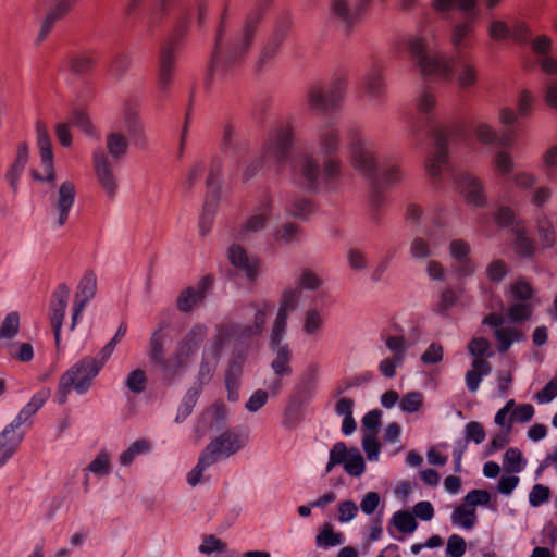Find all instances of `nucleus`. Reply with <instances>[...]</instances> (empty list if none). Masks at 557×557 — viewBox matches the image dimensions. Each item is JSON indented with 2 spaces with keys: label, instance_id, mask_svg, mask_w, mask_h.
Returning <instances> with one entry per match:
<instances>
[{
  "label": "nucleus",
  "instance_id": "obj_1",
  "mask_svg": "<svg viewBox=\"0 0 557 557\" xmlns=\"http://www.w3.org/2000/svg\"><path fill=\"white\" fill-rule=\"evenodd\" d=\"M262 16L263 11L255 9L246 16L242 28L233 32L227 11H223L210 59L209 70L213 78H224L243 64L253 45Z\"/></svg>",
  "mask_w": 557,
  "mask_h": 557
},
{
  "label": "nucleus",
  "instance_id": "obj_15",
  "mask_svg": "<svg viewBox=\"0 0 557 557\" xmlns=\"http://www.w3.org/2000/svg\"><path fill=\"white\" fill-rule=\"evenodd\" d=\"M207 336V327L203 325H195L177 344L174 355L170 358V367H173V374L185 367L188 359L194 355L200 344Z\"/></svg>",
  "mask_w": 557,
  "mask_h": 557
},
{
  "label": "nucleus",
  "instance_id": "obj_25",
  "mask_svg": "<svg viewBox=\"0 0 557 557\" xmlns=\"http://www.w3.org/2000/svg\"><path fill=\"white\" fill-rule=\"evenodd\" d=\"M457 189L463 194L465 199L468 203L474 205L476 207H483L486 203V197L484 194V188L476 177L462 173L459 174L456 178Z\"/></svg>",
  "mask_w": 557,
  "mask_h": 557
},
{
  "label": "nucleus",
  "instance_id": "obj_44",
  "mask_svg": "<svg viewBox=\"0 0 557 557\" xmlns=\"http://www.w3.org/2000/svg\"><path fill=\"white\" fill-rule=\"evenodd\" d=\"M391 523L403 533H412L418 527L414 516L407 510L395 512Z\"/></svg>",
  "mask_w": 557,
  "mask_h": 557
},
{
  "label": "nucleus",
  "instance_id": "obj_43",
  "mask_svg": "<svg viewBox=\"0 0 557 557\" xmlns=\"http://www.w3.org/2000/svg\"><path fill=\"white\" fill-rule=\"evenodd\" d=\"M286 211L293 218L305 220L313 212V207L310 199L295 197L289 205H287Z\"/></svg>",
  "mask_w": 557,
  "mask_h": 557
},
{
  "label": "nucleus",
  "instance_id": "obj_9",
  "mask_svg": "<svg viewBox=\"0 0 557 557\" xmlns=\"http://www.w3.org/2000/svg\"><path fill=\"white\" fill-rule=\"evenodd\" d=\"M348 79L344 73L336 74L325 88L312 87L308 95L311 109L327 111L334 109L344 98Z\"/></svg>",
  "mask_w": 557,
  "mask_h": 557
},
{
  "label": "nucleus",
  "instance_id": "obj_62",
  "mask_svg": "<svg viewBox=\"0 0 557 557\" xmlns=\"http://www.w3.org/2000/svg\"><path fill=\"white\" fill-rule=\"evenodd\" d=\"M508 269L506 263L500 260H494L486 267V275L487 277L495 283H499L507 275Z\"/></svg>",
  "mask_w": 557,
  "mask_h": 557
},
{
  "label": "nucleus",
  "instance_id": "obj_41",
  "mask_svg": "<svg viewBox=\"0 0 557 557\" xmlns=\"http://www.w3.org/2000/svg\"><path fill=\"white\" fill-rule=\"evenodd\" d=\"M451 522L467 530L472 529L476 523L475 508H471L466 503L459 505L451 515Z\"/></svg>",
  "mask_w": 557,
  "mask_h": 557
},
{
  "label": "nucleus",
  "instance_id": "obj_21",
  "mask_svg": "<svg viewBox=\"0 0 557 557\" xmlns=\"http://www.w3.org/2000/svg\"><path fill=\"white\" fill-rule=\"evenodd\" d=\"M290 25L287 21L278 22L269 38L262 45L259 53L257 66L262 70L265 65L274 60L281 46L289 32Z\"/></svg>",
  "mask_w": 557,
  "mask_h": 557
},
{
  "label": "nucleus",
  "instance_id": "obj_49",
  "mask_svg": "<svg viewBox=\"0 0 557 557\" xmlns=\"http://www.w3.org/2000/svg\"><path fill=\"white\" fill-rule=\"evenodd\" d=\"M349 455V449L344 442H337L330 450V459L325 468V472L330 473L337 465L345 463Z\"/></svg>",
  "mask_w": 557,
  "mask_h": 557
},
{
  "label": "nucleus",
  "instance_id": "obj_5",
  "mask_svg": "<svg viewBox=\"0 0 557 557\" xmlns=\"http://www.w3.org/2000/svg\"><path fill=\"white\" fill-rule=\"evenodd\" d=\"M317 145L323 158V176L333 182L342 176L343 163L337 156L341 149L339 131L334 122L321 125L317 133Z\"/></svg>",
  "mask_w": 557,
  "mask_h": 557
},
{
  "label": "nucleus",
  "instance_id": "obj_12",
  "mask_svg": "<svg viewBox=\"0 0 557 557\" xmlns=\"http://www.w3.org/2000/svg\"><path fill=\"white\" fill-rule=\"evenodd\" d=\"M247 442V437L240 431L228 429L213 438L203 449V454L212 463L226 459L239 451Z\"/></svg>",
  "mask_w": 557,
  "mask_h": 557
},
{
  "label": "nucleus",
  "instance_id": "obj_8",
  "mask_svg": "<svg viewBox=\"0 0 557 557\" xmlns=\"http://www.w3.org/2000/svg\"><path fill=\"white\" fill-rule=\"evenodd\" d=\"M349 158L351 166L372 184L379 182V163L371 145L358 132L349 133Z\"/></svg>",
  "mask_w": 557,
  "mask_h": 557
},
{
  "label": "nucleus",
  "instance_id": "obj_56",
  "mask_svg": "<svg viewBox=\"0 0 557 557\" xmlns=\"http://www.w3.org/2000/svg\"><path fill=\"white\" fill-rule=\"evenodd\" d=\"M88 470L95 474L104 475L110 472V455L101 450L97 457L88 465Z\"/></svg>",
  "mask_w": 557,
  "mask_h": 557
},
{
  "label": "nucleus",
  "instance_id": "obj_29",
  "mask_svg": "<svg viewBox=\"0 0 557 557\" xmlns=\"http://www.w3.org/2000/svg\"><path fill=\"white\" fill-rule=\"evenodd\" d=\"M97 65L95 51L72 52L66 58L67 70L74 75L90 73Z\"/></svg>",
  "mask_w": 557,
  "mask_h": 557
},
{
  "label": "nucleus",
  "instance_id": "obj_20",
  "mask_svg": "<svg viewBox=\"0 0 557 557\" xmlns=\"http://www.w3.org/2000/svg\"><path fill=\"white\" fill-rule=\"evenodd\" d=\"M455 129L448 127H438L434 129L436 150L426 164L429 175L436 180L442 168L447 163V144L451 139Z\"/></svg>",
  "mask_w": 557,
  "mask_h": 557
},
{
  "label": "nucleus",
  "instance_id": "obj_23",
  "mask_svg": "<svg viewBox=\"0 0 557 557\" xmlns=\"http://www.w3.org/2000/svg\"><path fill=\"white\" fill-rule=\"evenodd\" d=\"M94 168L99 185L110 198H113L117 189V180L112 162L102 150L94 153Z\"/></svg>",
  "mask_w": 557,
  "mask_h": 557
},
{
  "label": "nucleus",
  "instance_id": "obj_22",
  "mask_svg": "<svg viewBox=\"0 0 557 557\" xmlns=\"http://www.w3.org/2000/svg\"><path fill=\"white\" fill-rule=\"evenodd\" d=\"M76 1L77 0H57L47 9L40 23V29L37 33V42L45 41L49 37L54 25L71 12Z\"/></svg>",
  "mask_w": 557,
  "mask_h": 557
},
{
  "label": "nucleus",
  "instance_id": "obj_38",
  "mask_svg": "<svg viewBox=\"0 0 557 557\" xmlns=\"http://www.w3.org/2000/svg\"><path fill=\"white\" fill-rule=\"evenodd\" d=\"M21 329V315L17 311L9 312L0 323V342L12 341Z\"/></svg>",
  "mask_w": 557,
  "mask_h": 557
},
{
  "label": "nucleus",
  "instance_id": "obj_26",
  "mask_svg": "<svg viewBox=\"0 0 557 557\" xmlns=\"http://www.w3.org/2000/svg\"><path fill=\"white\" fill-rule=\"evenodd\" d=\"M227 258L231 264L243 271L250 281L257 278L259 273V259L249 256L240 245H232L227 250Z\"/></svg>",
  "mask_w": 557,
  "mask_h": 557
},
{
  "label": "nucleus",
  "instance_id": "obj_51",
  "mask_svg": "<svg viewBox=\"0 0 557 557\" xmlns=\"http://www.w3.org/2000/svg\"><path fill=\"white\" fill-rule=\"evenodd\" d=\"M405 177V172L396 162L386 164L382 169V183L386 186L398 184Z\"/></svg>",
  "mask_w": 557,
  "mask_h": 557
},
{
  "label": "nucleus",
  "instance_id": "obj_7",
  "mask_svg": "<svg viewBox=\"0 0 557 557\" xmlns=\"http://www.w3.org/2000/svg\"><path fill=\"white\" fill-rule=\"evenodd\" d=\"M294 144V126L289 121L273 128L265 139L260 156L268 164L282 166L289 158Z\"/></svg>",
  "mask_w": 557,
  "mask_h": 557
},
{
  "label": "nucleus",
  "instance_id": "obj_17",
  "mask_svg": "<svg viewBox=\"0 0 557 557\" xmlns=\"http://www.w3.org/2000/svg\"><path fill=\"white\" fill-rule=\"evenodd\" d=\"M123 122L133 145L138 149H146L148 147V138L140 117V104L138 102L128 101L125 103Z\"/></svg>",
  "mask_w": 557,
  "mask_h": 557
},
{
  "label": "nucleus",
  "instance_id": "obj_63",
  "mask_svg": "<svg viewBox=\"0 0 557 557\" xmlns=\"http://www.w3.org/2000/svg\"><path fill=\"white\" fill-rule=\"evenodd\" d=\"M530 27L525 22L516 21L510 28V37L518 44H525L531 38Z\"/></svg>",
  "mask_w": 557,
  "mask_h": 557
},
{
  "label": "nucleus",
  "instance_id": "obj_35",
  "mask_svg": "<svg viewBox=\"0 0 557 557\" xmlns=\"http://www.w3.org/2000/svg\"><path fill=\"white\" fill-rule=\"evenodd\" d=\"M129 140L120 132H111L107 135L106 147L111 158L119 161L127 153Z\"/></svg>",
  "mask_w": 557,
  "mask_h": 557
},
{
  "label": "nucleus",
  "instance_id": "obj_16",
  "mask_svg": "<svg viewBox=\"0 0 557 557\" xmlns=\"http://www.w3.org/2000/svg\"><path fill=\"white\" fill-rule=\"evenodd\" d=\"M37 146L39 148L40 164L37 169V181L54 184L57 174L53 163L52 143L47 129L37 123Z\"/></svg>",
  "mask_w": 557,
  "mask_h": 557
},
{
  "label": "nucleus",
  "instance_id": "obj_39",
  "mask_svg": "<svg viewBox=\"0 0 557 557\" xmlns=\"http://www.w3.org/2000/svg\"><path fill=\"white\" fill-rule=\"evenodd\" d=\"M475 135L478 139L483 144L498 143L502 146H508L512 141L510 134H503L500 137L496 132L487 124L481 123L475 127Z\"/></svg>",
  "mask_w": 557,
  "mask_h": 557
},
{
  "label": "nucleus",
  "instance_id": "obj_34",
  "mask_svg": "<svg viewBox=\"0 0 557 557\" xmlns=\"http://www.w3.org/2000/svg\"><path fill=\"white\" fill-rule=\"evenodd\" d=\"M223 169V161L220 157H214L211 160L209 166V173L206 180V185L208 188L207 196L213 197V205L218 203L219 194H220V178Z\"/></svg>",
  "mask_w": 557,
  "mask_h": 557
},
{
  "label": "nucleus",
  "instance_id": "obj_48",
  "mask_svg": "<svg viewBox=\"0 0 557 557\" xmlns=\"http://www.w3.org/2000/svg\"><path fill=\"white\" fill-rule=\"evenodd\" d=\"M533 307L529 302L520 301L508 307L506 314L511 322H521L529 320L532 315Z\"/></svg>",
  "mask_w": 557,
  "mask_h": 557
},
{
  "label": "nucleus",
  "instance_id": "obj_58",
  "mask_svg": "<svg viewBox=\"0 0 557 557\" xmlns=\"http://www.w3.org/2000/svg\"><path fill=\"white\" fill-rule=\"evenodd\" d=\"M287 317H288V314H286V313H283L281 311L277 312V315H276V319H275V322H274V325L272 329L271 345H284L282 343V341H283V335L285 333L286 325H287Z\"/></svg>",
  "mask_w": 557,
  "mask_h": 557
},
{
  "label": "nucleus",
  "instance_id": "obj_42",
  "mask_svg": "<svg viewBox=\"0 0 557 557\" xmlns=\"http://www.w3.org/2000/svg\"><path fill=\"white\" fill-rule=\"evenodd\" d=\"M494 335L498 342L497 349L499 352H506L513 342H519L523 338V334L516 327L496 329Z\"/></svg>",
  "mask_w": 557,
  "mask_h": 557
},
{
  "label": "nucleus",
  "instance_id": "obj_4",
  "mask_svg": "<svg viewBox=\"0 0 557 557\" xmlns=\"http://www.w3.org/2000/svg\"><path fill=\"white\" fill-rule=\"evenodd\" d=\"M185 10V8H182V14L176 22L174 30L161 49L158 86L162 91H166L172 83L176 54L189 29L190 16Z\"/></svg>",
  "mask_w": 557,
  "mask_h": 557
},
{
  "label": "nucleus",
  "instance_id": "obj_14",
  "mask_svg": "<svg viewBox=\"0 0 557 557\" xmlns=\"http://www.w3.org/2000/svg\"><path fill=\"white\" fill-rule=\"evenodd\" d=\"M320 177H323V166L312 154H302L293 166L292 178L295 184L309 191H317Z\"/></svg>",
  "mask_w": 557,
  "mask_h": 557
},
{
  "label": "nucleus",
  "instance_id": "obj_33",
  "mask_svg": "<svg viewBox=\"0 0 557 557\" xmlns=\"http://www.w3.org/2000/svg\"><path fill=\"white\" fill-rule=\"evenodd\" d=\"M492 366L485 359H473L471 369L466 373V385L467 388L474 393L479 389L480 383L483 376L491 373Z\"/></svg>",
  "mask_w": 557,
  "mask_h": 557
},
{
  "label": "nucleus",
  "instance_id": "obj_52",
  "mask_svg": "<svg viewBox=\"0 0 557 557\" xmlns=\"http://www.w3.org/2000/svg\"><path fill=\"white\" fill-rule=\"evenodd\" d=\"M491 344L485 337H474L468 343V351L474 359H484V356H493L490 351Z\"/></svg>",
  "mask_w": 557,
  "mask_h": 557
},
{
  "label": "nucleus",
  "instance_id": "obj_37",
  "mask_svg": "<svg viewBox=\"0 0 557 557\" xmlns=\"http://www.w3.org/2000/svg\"><path fill=\"white\" fill-rule=\"evenodd\" d=\"M536 231L542 248H552L556 243V232L552 221L544 214L536 219Z\"/></svg>",
  "mask_w": 557,
  "mask_h": 557
},
{
  "label": "nucleus",
  "instance_id": "obj_3",
  "mask_svg": "<svg viewBox=\"0 0 557 557\" xmlns=\"http://www.w3.org/2000/svg\"><path fill=\"white\" fill-rule=\"evenodd\" d=\"M35 414V395L17 416L0 432V468L20 450L25 435L32 430Z\"/></svg>",
  "mask_w": 557,
  "mask_h": 557
},
{
  "label": "nucleus",
  "instance_id": "obj_60",
  "mask_svg": "<svg viewBox=\"0 0 557 557\" xmlns=\"http://www.w3.org/2000/svg\"><path fill=\"white\" fill-rule=\"evenodd\" d=\"M131 66V60L126 54L115 55L109 65V73L114 77H122Z\"/></svg>",
  "mask_w": 557,
  "mask_h": 557
},
{
  "label": "nucleus",
  "instance_id": "obj_54",
  "mask_svg": "<svg viewBox=\"0 0 557 557\" xmlns=\"http://www.w3.org/2000/svg\"><path fill=\"white\" fill-rule=\"evenodd\" d=\"M127 388L135 394H139L145 391L147 384V376L144 370L136 369L132 371L125 382Z\"/></svg>",
  "mask_w": 557,
  "mask_h": 557
},
{
  "label": "nucleus",
  "instance_id": "obj_64",
  "mask_svg": "<svg viewBox=\"0 0 557 557\" xmlns=\"http://www.w3.org/2000/svg\"><path fill=\"white\" fill-rule=\"evenodd\" d=\"M466 541L463 537L453 534L447 540L446 554L450 557H461L466 553Z\"/></svg>",
  "mask_w": 557,
  "mask_h": 557
},
{
  "label": "nucleus",
  "instance_id": "obj_53",
  "mask_svg": "<svg viewBox=\"0 0 557 557\" xmlns=\"http://www.w3.org/2000/svg\"><path fill=\"white\" fill-rule=\"evenodd\" d=\"M300 296L299 288H288L282 294L278 311L288 314L294 311L297 307V302Z\"/></svg>",
  "mask_w": 557,
  "mask_h": 557
},
{
  "label": "nucleus",
  "instance_id": "obj_18",
  "mask_svg": "<svg viewBox=\"0 0 557 557\" xmlns=\"http://www.w3.org/2000/svg\"><path fill=\"white\" fill-rule=\"evenodd\" d=\"M70 289L64 283L59 284L51 295L48 317L54 334L57 347L60 345L61 329L67 307Z\"/></svg>",
  "mask_w": 557,
  "mask_h": 557
},
{
  "label": "nucleus",
  "instance_id": "obj_30",
  "mask_svg": "<svg viewBox=\"0 0 557 557\" xmlns=\"http://www.w3.org/2000/svg\"><path fill=\"white\" fill-rule=\"evenodd\" d=\"M271 348L274 358L272 359L270 367L274 375L290 376L293 374V351L288 344L271 345Z\"/></svg>",
  "mask_w": 557,
  "mask_h": 557
},
{
  "label": "nucleus",
  "instance_id": "obj_27",
  "mask_svg": "<svg viewBox=\"0 0 557 557\" xmlns=\"http://www.w3.org/2000/svg\"><path fill=\"white\" fill-rule=\"evenodd\" d=\"M210 275L203 276L196 288L187 287L182 290L176 299V308L181 312H189L193 307L205 298L207 290L212 286Z\"/></svg>",
  "mask_w": 557,
  "mask_h": 557
},
{
  "label": "nucleus",
  "instance_id": "obj_36",
  "mask_svg": "<svg viewBox=\"0 0 557 557\" xmlns=\"http://www.w3.org/2000/svg\"><path fill=\"white\" fill-rule=\"evenodd\" d=\"M272 209L271 201L268 200L260 208V212L252 214L245 223L240 231V236L244 237L248 232H258L261 231L270 216Z\"/></svg>",
  "mask_w": 557,
  "mask_h": 557
},
{
  "label": "nucleus",
  "instance_id": "obj_47",
  "mask_svg": "<svg viewBox=\"0 0 557 557\" xmlns=\"http://www.w3.org/2000/svg\"><path fill=\"white\" fill-rule=\"evenodd\" d=\"M344 542L342 533H335L331 524H325L317 536V545L327 548L341 545Z\"/></svg>",
  "mask_w": 557,
  "mask_h": 557
},
{
  "label": "nucleus",
  "instance_id": "obj_10",
  "mask_svg": "<svg viewBox=\"0 0 557 557\" xmlns=\"http://www.w3.org/2000/svg\"><path fill=\"white\" fill-rule=\"evenodd\" d=\"M255 311L253 324L240 326L236 324L223 325L219 329L218 341L222 344L225 336H236L240 339L258 336L262 333L265 324V317L272 312L274 305L265 300H258L250 306Z\"/></svg>",
  "mask_w": 557,
  "mask_h": 557
},
{
  "label": "nucleus",
  "instance_id": "obj_32",
  "mask_svg": "<svg viewBox=\"0 0 557 557\" xmlns=\"http://www.w3.org/2000/svg\"><path fill=\"white\" fill-rule=\"evenodd\" d=\"M29 152L26 144H20L14 162L9 168L5 178L9 182L12 190L16 193L18 180L24 172L25 165L28 161Z\"/></svg>",
  "mask_w": 557,
  "mask_h": 557
},
{
  "label": "nucleus",
  "instance_id": "obj_6",
  "mask_svg": "<svg viewBox=\"0 0 557 557\" xmlns=\"http://www.w3.org/2000/svg\"><path fill=\"white\" fill-rule=\"evenodd\" d=\"M108 359L85 357L72 366L60 380V403H64L67 393L74 388L78 394L87 392Z\"/></svg>",
  "mask_w": 557,
  "mask_h": 557
},
{
  "label": "nucleus",
  "instance_id": "obj_11",
  "mask_svg": "<svg viewBox=\"0 0 557 557\" xmlns=\"http://www.w3.org/2000/svg\"><path fill=\"white\" fill-rule=\"evenodd\" d=\"M329 21L345 36H350L361 20L356 0H327Z\"/></svg>",
  "mask_w": 557,
  "mask_h": 557
},
{
  "label": "nucleus",
  "instance_id": "obj_55",
  "mask_svg": "<svg viewBox=\"0 0 557 557\" xmlns=\"http://www.w3.org/2000/svg\"><path fill=\"white\" fill-rule=\"evenodd\" d=\"M423 398L419 392H409L400 400L399 407L403 411L413 413L422 407Z\"/></svg>",
  "mask_w": 557,
  "mask_h": 557
},
{
  "label": "nucleus",
  "instance_id": "obj_40",
  "mask_svg": "<svg viewBox=\"0 0 557 557\" xmlns=\"http://www.w3.org/2000/svg\"><path fill=\"white\" fill-rule=\"evenodd\" d=\"M416 108L419 114L430 122L434 116L436 97L431 90H422L416 99Z\"/></svg>",
  "mask_w": 557,
  "mask_h": 557
},
{
  "label": "nucleus",
  "instance_id": "obj_45",
  "mask_svg": "<svg viewBox=\"0 0 557 557\" xmlns=\"http://www.w3.org/2000/svg\"><path fill=\"white\" fill-rule=\"evenodd\" d=\"M345 471L352 476H360L366 470L362 455L357 448H350L349 455L344 463Z\"/></svg>",
  "mask_w": 557,
  "mask_h": 557
},
{
  "label": "nucleus",
  "instance_id": "obj_19",
  "mask_svg": "<svg viewBox=\"0 0 557 557\" xmlns=\"http://www.w3.org/2000/svg\"><path fill=\"white\" fill-rule=\"evenodd\" d=\"M97 292V276L94 271H86L81 278L77 290L75 293L72 322L70 329L76 327L79 315L82 314L86 304L91 300Z\"/></svg>",
  "mask_w": 557,
  "mask_h": 557
},
{
  "label": "nucleus",
  "instance_id": "obj_59",
  "mask_svg": "<svg viewBox=\"0 0 557 557\" xmlns=\"http://www.w3.org/2000/svg\"><path fill=\"white\" fill-rule=\"evenodd\" d=\"M511 294L516 300L528 302L533 298L534 289L528 282L519 280L511 286Z\"/></svg>",
  "mask_w": 557,
  "mask_h": 557
},
{
  "label": "nucleus",
  "instance_id": "obj_46",
  "mask_svg": "<svg viewBox=\"0 0 557 557\" xmlns=\"http://www.w3.org/2000/svg\"><path fill=\"white\" fill-rule=\"evenodd\" d=\"M149 449L150 443L148 441L138 440L121 454L120 463L122 466H129L136 456L146 454L149 451Z\"/></svg>",
  "mask_w": 557,
  "mask_h": 557
},
{
  "label": "nucleus",
  "instance_id": "obj_50",
  "mask_svg": "<svg viewBox=\"0 0 557 557\" xmlns=\"http://www.w3.org/2000/svg\"><path fill=\"white\" fill-rule=\"evenodd\" d=\"M301 228L299 225L288 222L283 224L274 234L276 240H282L285 244L299 240Z\"/></svg>",
  "mask_w": 557,
  "mask_h": 557
},
{
  "label": "nucleus",
  "instance_id": "obj_13",
  "mask_svg": "<svg viewBox=\"0 0 557 557\" xmlns=\"http://www.w3.org/2000/svg\"><path fill=\"white\" fill-rule=\"evenodd\" d=\"M364 97L374 106H382L387 99L385 66L374 62L366 72L360 84Z\"/></svg>",
  "mask_w": 557,
  "mask_h": 557
},
{
  "label": "nucleus",
  "instance_id": "obj_2",
  "mask_svg": "<svg viewBox=\"0 0 557 557\" xmlns=\"http://www.w3.org/2000/svg\"><path fill=\"white\" fill-rule=\"evenodd\" d=\"M408 49L424 76H436L445 81H451L455 76L461 88L472 87L478 83L476 64L470 54L458 51L450 59L442 54H429L426 42L421 37L410 38Z\"/></svg>",
  "mask_w": 557,
  "mask_h": 557
},
{
  "label": "nucleus",
  "instance_id": "obj_61",
  "mask_svg": "<svg viewBox=\"0 0 557 557\" xmlns=\"http://www.w3.org/2000/svg\"><path fill=\"white\" fill-rule=\"evenodd\" d=\"M386 347L394 351L397 362H404L405 351L407 349L406 339L404 336H388L385 341Z\"/></svg>",
  "mask_w": 557,
  "mask_h": 557
},
{
  "label": "nucleus",
  "instance_id": "obj_31",
  "mask_svg": "<svg viewBox=\"0 0 557 557\" xmlns=\"http://www.w3.org/2000/svg\"><path fill=\"white\" fill-rule=\"evenodd\" d=\"M513 242L512 248L516 255L521 258L530 259L536 252V245L533 238L527 234V230L520 222L513 225Z\"/></svg>",
  "mask_w": 557,
  "mask_h": 557
},
{
  "label": "nucleus",
  "instance_id": "obj_28",
  "mask_svg": "<svg viewBox=\"0 0 557 557\" xmlns=\"http://www.w3.org/2000/svg\"><path fill=\"white\" fill-rule=\"evenodd\" d=\"M166 326L165 323H160L157 330L151 334L149 341V360L173 374V367L169 366L170 358L165 360L164 343L166 333L164 330Z\"/></svg>",
  "mask_w": 557,
  "mask_h": 557
},
{
  "label": "nucleus",
  "instance_id": "obj_57",
  "mask_svg": "<svg viewBox=\"0 0 557 557\" xmlns=\"http://www.w3.org/2000/svg\"><path fill=\"white\" fill-rule=\"evenodd\" d=\"M213 465L211 460L205 455L203 453L200 454L198 462L196 467L188 473L187 475V482L189 485L195 486L197 485L202 476V472Z\"/></svg>",
  "mask_w": 557,
  "mask_h": 557
},
{
  "label": "nucleus",
  "instance_id": "obj_24",
  "mask_svg": "<svg viewBox=\"0 0 557 557\" xmlns=\"http://www.w3.org/2000/svg\"><path fill=\"white\" fill-rule=\"evenodd\" d=\"M76 189L72 182H63L59 189L55 200L52 202V209L55 216L54 224L62 227L66 224L70 211L74 205Z\"/></svg>",
  "mask_w": 557,
  "mask_h": 557
}]
</instances>
